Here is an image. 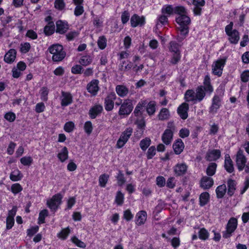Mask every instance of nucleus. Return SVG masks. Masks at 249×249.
<instances>
[{"label": "nucleus", "instance_id": "nucleus-23", "mask_svg": "<svg viewBox=\"0 0 249 249\" xmlns=\"http://www.w3.org/2000/svg\"><path fill=\"white\" fill-rule=\"evenodd\" d=\"M173 148L175 153L176 154L178 155L180 154L184 149V143L181 139H178L173 143Z\"/></svg>", "mask_w": 249, "mask_h": 249}, {"label": "nucleus", "instance_id": "nucleus-30", "mask_svg": "<svg viewBox=\"0 0 249 249\" xmlns=\"http://www.w3.org/2000/svg\"><path fill=\"white\" fill-rule=\"evenodd\" d=\"M203 84L204 85L203 87L205 92L206 91L211 94L213 92V86L211 84L210 78L208 75H206L205 76Z\"/></svg>", "mask_w": 249, "mask_h": 249}, {"label": "nucleus", "instance_id": "nucleus-42", "mask_svg": "<svg viewBox=\"0 0 249 249\" xmlns=\"http://www.w3.org/2000/svg\"><path fill=\"white\" fill-rule=\"evenodd\" d=\"M151 140L149 138H145L141 141L140 146L143 151H145L148 147L150 145Z\"/></svg>", "mask_w": 249, "mask_h": 249}, {"label": "nucleus", "instance_id": "nucleus-57", "mask_svg": "<svg viewBox=\"0 0 249 249\" xmlns=\"http://www.w3.org/2000/svg\"><path fill=\"white\" fill-rule=\"evenodd\" d=\"M21 163L25 166L30 165L33 162V159L31 157H24L20 159Z\"/></svg>", "mask_w": 249, "mask_h": 249}, {"label": "nucleus", "instance_id": "nucleus-29", "mask_svg": "<svg viewBox=\"0 0 249 249\" xmlns=\"http://www.w3.org/2000/svg\"><path fill=\"white\" fill-rule=\"evenodd\" d=\"M16 56V51L15 49H10L4 56V61L8 63H11L13 62Z\"/></svg>", "mask_w": 249, "mask_h": 249}, {"label": "nucleus", "instance_id": "nucleus-45", "mask_svg": "<svg viewBox=\"0 0 249 249\" xmlns=\"http://www.w3.org/2000/svg\"><path fill=\"white\" fill-rule=\"evenodd\" d=\"M137 117V118L135 121V124L137 125L139 129L143 130L145 126V123L143 118L142 115Z\"/></svg>", "mask_w": 249, "mask_h": 249}, {"label": "nucleus", "instance_id": "nucleus-38", "mask_svg": "<svg viewBox=\"0 0 249 249\" xmlns=\"http://www.w3.org/2000/svg\"><path fill=\"white\" fill-rule=\"evenodd\" d=\"M228 190V194L231 196L233 195L235 190L236 183L235 181L232 179H229L227 182Z\"/></svg>", "mask_w": 249, "mask_h": 249}, {"label": "nucleus", "instance_id": "nucleus-10", "mask_svg": "<svg viewBox=\"0 0 249 249\" xmlns=\"http://www.w3.org/2000/svg\"><path fill=\"white\" fill-rule=\"evenodd\" d=\"M117 98L116 94L114 92L108 93L105 98V108L107 111L112 110L114 106V101Z\"/></svg>", "mask_w": 249, "mask_h": 249}, {"label": "nucleus", "instance_id": "nucleus-8", "mask_svg": "<svg viewBox=\"0 0 249 249\" xmlns=\"http://www.w3.org/2000/svg\"><path fill=\"white\" fill-rule=\"evenodd\" d=\"M62 196L60 194H57L54 195L51 199L47 202L48 207L52 210L55 211L61 203Z\"/></svg>", "mask_w": 249, "mask_h": 249}, {"label": "nucleus", "instance_id": "nucleus-6", "mask_svg": "<svg viewBox=\"0 0 249 249\" xmlns=\"http://www.w3.org/2000/svg\"><path fill=\"white\" fill-rule=\"evenodd\" d=\"M133 108L132 100L129 99H125L121 104L119 110V114L120 115H128L131 112Z\"/></svg>", "mask_w": 249, "mask_h": 249}, {"label": "nucleus", "instance_id": "nucleus-50", "mask_svg": "<svg viewBox=\"0 0 249 249\" xmlns=\"http://www.w3.org/2000/svg\"><path fill=\"white\" fill-rule=\"evenodd\" d=\"M49 90L46 87H42L40 89L41 99L42 101H46L48 100Z\"/></svg>", "mask_w": 249, "mask_h": 249}, {"label": "nucleus", "instance_id": "nucleus-40", "mask_svg": "<svg viewBox=\"0 0 249 249\" xmlns=\"http://www.w3.org/2000/svg\"><path fill=\"white\" fill-rule=\"evenodd\" d=\"M209 199V194L207 192L202 193L199 196L200 205L201 206L205 205Z\"/></svg>", "mask_w": 249, "mask_h": 249}, {"label": "nucleus", "instance_id": "nucleus-51", "mask_svg": "<svg viewBox=\"0 0 249 249\" xmlns=\"http://www.w3.org/2000/svg\"><path fill=\"white\" fill-rule=\"evenodd\" d=\"M130 18V13L128 11H124L122 13L121 15V21L123 24L126 23Z\"/></svg>", "mask_w": 249, "mask_h": 249}, {"label": "nucleus", "instance_id": "nucleus-7", "mask_svg": "<svg viewBox=\"0 0 249 249\" xmlns=\"http://www.w3.org/2000/svg\"><path fill=\"white\" fill-rule=\"evenodd\" d=\"M237 226V219L235 218H231L227 225L226 230L223 232V238H229L236 229Z\"/></svg>", "mask_w": 249, "mask_h": 249}, {"label": "nucleus", "instance_id": "nucleus-62", "mask_svg": "<svg viewBox=\"0 0 249 249\" xmlns=\"http://www.w3.org/2000/svg\"><path fill=\"white\" fill-rule=\"evenodd\" d=\"M79 33L78 32L72 31L67 34L66 36L68 40L71 41L77 37Z\"/></svg>", "mask_w": 249, "mask_h": 249}, {"label": "nucleus", "instance_id": "nucleus-27", "mask_svg": "<svg viewBox=\"0 0 249 249\" xmlns=\"http://www.w3.org/2000/svg\"><path fill=\"white\" fill-rule=\"evenodd\" d=\"M103 110L102 106L98 105L94 106L89 111V115L91 119H94L96 116L101 113Z\"/></svg>", "mask_w": 249, "mask_h": 249}, {"label": "nucleus", "instance_id": "nucleus-34", "mask_svg": "<svg viewBox=\"0 0 249 249\" xmlns=\"http://www.w3.org/2000/svg\"><path fill=\"white\" fill-rule=\"evenodd\" d=\"M170 117V112L167 108H162L158 114V118L160 120H167Z\"/></svg>", "mask_w": 249, "mask_h": 249}, {"label": "nucleus", "instance_id": "nucleus-33", "mask_svg": "<svg viewBox=\"0 0 249 249\" xmlns=\"http://www.w3.org/2000/svg\"><path fill=\"white\" fill-rule=\"evenodd\" d=\"M55 30V26L53 22H49L44 28V33L46 36L52 35Z\"/></svg>", "mask_w": 249, "mask_h": 249}, {"label": "nucleus", "instance_id": "nucleus-22", "mask_svg": "<svg viewBox=\"0 0 249 249\" xmlns=\"http://www.w3.org/2000/svg\"><path fill=\"white\" fill-rule=\"evenodd\" d=\"M115 91L117 95L121 97H124L129 93L128 89L124 85H118L116 86Z\"/></svg>", "mask_w": 249, "mask_h": 249}, {"label": "nucleus", "instance_id": "nucleus-49", "mask_svg": "<svg viewBox=\"0 0 249 249\" xmlns=\"http://www.w3.org/2000/svg\"><path fill=\"white\" fill-rule=\"evenodd\" d=\"M198 236L200 239L205 240L208 238L209 233L206 229L202 228L198 232Z\"/></svg>", "mask_w": 249, "mask_h": 249}, {"label": "nucleus", "instance_id": "nucleus-46", "mask_svg": "<svg viewBox=\"0 0 249 249\" xmlns=\"http://www.w3.org/2000/svg\"><path fill=\"white\" fill-rule=\"evenodd\" d=\"M97 44L100 49H104L107 46L106 38L104 36H100L97 40Z\"/></svg>", "mask_w": 249, "mask_h": 249}, {"label": "nucleus", "instance_id": "nucleus-17", "mask_svg": "<svg viewBox=\"0 0 249 249\" xmlns=\"http://www.w3.org/2000/svg\"><path fill=\"white\" fill-rule=\"evenodd\" d=\"M56 32L60 34H64L69 29V26L67 22L58 20L56 22Z\"/></svg>", "mask_w": 249, "mask_h": 249}, {"label": "nucleus", "instance_id": "nucleus-44", "mask_svg": "<svg viewBox=\"0 0 249 249\" xmlns=\"http://www.w3.org/2000/svg\"><path fill=\"white\" fill-rule=\"evenodd\" d=\"M109 176L107 174H104L99 177V185L102 187H105L108 181Z\"/></svg>", "mask_w": 249, "mask_h": 249}, {"label": "nucleus", "instance_id": "nucleus-48", "mask_svg": "<svg viewBox=\"0 0 249 249\" xmlns=\"http://www.w3.org/2000/svg\"><path fill=\"white\" fill-rule=\"evenodd\" d=\"M70 229L69 228L63 229L59 233H58V237L63 240L66 239L70 233Z\"/></svg>", "mask_w": 249, "mask_h": 249}, {"label": "nucleus", "instance_id": "nucleus-63", "mask_svg": "<svg viewBox=\"0 0 249 249\" xmlns=\"http://www.w3.org/2000/svg\"><path fill=\"white\" fill-rule=\"evenodd\" d=\"M72 242L74 243L77 247L85 248L86 247V244L83 242L79 240L77 237H73L71 238Z\"/></svg>", "mask_w": 249, "mask_h": 249}, {"label": "nucleus", "instance_id": "nucleus-35", "mask_svg": "<svg viewBox=\"0 0 249 249\" xmlns=\"http://www.w3.org/2000/svg\"><path fill=\"white\" fill-rule=\"evenodd\" d=\"M132 67L131 62L127 63L125 61H122L118 66L119 70L121 71H126L130 70Z\"/></svg>", "mask_w": 249, "mask_h": 249}, {"label": "nucleus", "instance_id": "nucleus-58", "mask_svg": "<svg viewBox=\"0 0 249 249\" xmlns=\"http://www.w3.org/2000/svg\"><path fill=\"white\" fill-rule=\"evenodd\" d=\"M156 150L154 146L149 148L147 152V158L148 159H151L156 154Z\"/></svg>", "mask_w": 249, "mask_h": 249}, {"label": "nucleus", "instance_id": "nucleus-64", "mask_svg": "<svg viewBox=\"0 0 249 249\" xmlns=\"http://www.w3.org/2000/svg\"><path fill=\"white\" fill-rule=\"evenodd\" d=\"M116 178L118 180V183L120 186H122L125 182L124 174L121 171H119V173L118 174Z\"/></svg>", "mask_w": 249, "mask_h": 249}, {"label": "nucleus", "instance_id": "nucleus-3", "mask_svg": "<svg viewBox=\"0 0 249 249\" xmlns=\"http://www.w3.org/2000/svg\"><path fill=\"white\" fill-rule=\"evenodd\" d=\"M217 94H215L212 99V103L209 108V112L215 114L221 106V101L224 91L220 89L216 90Z\"/></svg>", "mask_w": 249, "mask_h": 249}, {"label": "nucleus", "instance_id": "nucleus-14", "mask_svg": "<svg viewBox=\"0 0 249 249\" xmlns=\"http://www.w3.org/2000/svg\"><path fill=\"white\" fill-rule=\"evenodd\" d=\"M205 1L204 0H193V12L196 16H200L201 14L202 7L204 6Z\"/></svg>", "mask_w": 249, "mask_h": 249}, {"label": "nucleus", "instance_id": "nucleus-37", "mask_svg": "<svg viewBox=\"0 0 249 249\" xmlns=\"http://www.w3.org/2000/svg\"><path fill=\"white\" fill-rule=\"evenodd\" d=\"M226 186L223 184L218 186L216 189V193L217 197L219 198H222L226 192Z\"/></svg>", "mask_w": 249, "mask_h": 249}, {"label": "nucleus", "instance_id": "nucleus-59", "mask_svg": "<svg viewBox=\"0 0 249 249\" xmlns=\"http://www.w3.org/2000/svg\"><path fill=\"white\" fill-rule=\"evenodd\" d=\"M16 114L12 112H8L4 115V118L10 122H14L16 119Z\"/></svg>", "mask_w": 249, "mask_h": 249}, {"label": "nucleus", "instance_id": "nucleus-52", "mask_svg": "<svg viewBox=\"0 0 249 249\" xmlns=\"http://www.w3.org/2000/svg\"><path fill=\"white\" fill-rule=\"evenodd\" d=\"M179 47L178 44L175 41H171L170 43V50L174 53H180Z\"/></svg>", "mask_w": 249, "mask_h": 249}, {"label": "nucleus", "instance_id": "nucleus-11", "mask_svg": "<svg viewBox=\"0 0 249 249\" xmlns=\"http://www.w3.org/2000/svg\"><path fill=\"white\" fill-rule=\"evenodd\" d=\"M247 162V159L244 155L243 151L239 150L236 154V163L239 171H242Z\"/></svg>", "mask_w": 249, "mask_h": 249}, {"label": "nucleus", "instance_id": "nucleus-25", "mask_svg": "<svg viewBox=\"0 0 249 249\" xmlns=\"http://www.w3.org/2000/svg\"><path fill=\"white\" fill-rule=\"evenodd\" d=\"M136 224L141 225L143 224L146 220L147 213L144 211H141L137 213L136 216Z\"/></svg>", "mask_w": 249, "mask_h": 249}, {"label": "nucleus", "instance_id": "nucleus-21", "mask_svg": "<svg viewBox=\"0 0 249 249\" xmlns=\"http://www.w3.org/2000/svg\"><path fill=\"white\" fill-rule=\"evenodd\" d=\"M147 104V102L146 100H141L137 105L133 114L136 117H139L142 115V110L144 107L146 106Z\"/></svg>", "mask_w": 249, "mask_h": 249}, {"label": "nucleus", "instance_id": "nucleus-36", "mask_svg": "<svg viewBox=\"0 0 249 249\" xmlns=\"http://www.w3.org/2000/svg\"><path fill=\"white\" fill-rule=\"evenodd\" d=\"M146 112L150 116L153 115L156 112V103L154 101L149 102L146 105Z\"/></svg>", "mask_w": 249, "mask_h": 249}, {"label": "nucleus", "instance_id": "nucleus-19", "mask_svg": "<svg viewBox=\"0 0 249 249\" xmlns=\"http://www.w3.org/2000/svg\"><path fill=\"white\" fill-rule=\"evenodd\" d=\"M213 183V180L211 177L204 176L200 180V185L201 188L206 190L212 187Z\"/></svg>", "mask_w": 249, "mask_h": 249}, {"label": "nucleus", "instance_id": "nucleus-31", "mask_svg": "<svg viewBox=\"0 0 249 249\" xmlns=\"http://www.w3.org/2000/svg\"><path fill=\"white\" fill-rule=\"evenodd\" d=\"M195 94L197 102L201 101L206 95L203 86H198L196 89Z\"/></svg>", "mask_w": 249, "mask_h": 249}, {"label": "nucleus", "instance_id": "nucleus-1", "mask_svg": "<svg viewBox=\"0 0 249 249\" xmlns=\"http://www.w3.org/2000/svg\"><path fill=\"white\" fill-rule=\"evenodd\" d=\"M162 15L160 16L157 19V26L160 24L164 25L168 22V17L174 14L178 15L176 21L179 25L178 30L180 35L184 38L189 33V25L191 23L190 18L186 15V10L182 6H174L172 5H165L161 8Z\"/></svg>", "mask_w": 249, "mask_h": 249}, {"label": "nucleus", "instance_id": "nucleus-2", "mask_svg": "<svg viewBox=\"0 0 249 249\" xmlns=\"http://www.w3.org/2000/svg\"><path fill=\"white\" fill-rule=\"evenodd\" d=\"M48 51L52 54V60L54 62L61 61L66 56V53L62 45L56 44L50 46Z\"/></svg>", "mask_w": 249, "mask_h": 249}, {"label": "nucleus", "instance_id": "nucleus-39", "mask_svg": "<svg viewBox=\"0 0 249 249\" xmlns=\"http://www.w3.org/2000/svg\"><path fill=\"white\" fill-rule=\"evenodd\" d=\"M21 177L20 172L18 169H16L12 171L10 175V179L14 181L20 180Z\"/></svg>", "mask_w": 249, "mask_h": 249}, {"label": "nucleus", "instance_id": "nucleus-18", "mask_svg": "<svg viewBox=\"0 0 249 249\" xmlns=\"http://www.w3.org/2000/svg\"><path fill=\"white\" fill-rule=\"evenodd\" d=\"M187 169L188 166L185 163H178L174 167V171L176 176H180L186 174Z\"/></svg>", "mask_w": 249, "mask_h": 249}, {"label": "nucleus", "instance_id": "nucleus-28", "mask_svg": "<svg viewBox=\"0 0 249 249\" xmlns=\"http://www.w3.org/2000/svg\"><path fill=\"white\" fill-rule=\"evenodd\" d=\"M173 133L170 130H165L162 135V141L166 145L169 144L173 139Z\"/></svg>", "mask_w": 249, "mask_h": 249}, {"label": "nucleus", "instance_id": "nucleus-32", "mask_svg": "<svg viewBox=\"0 0 249 249\" xmlns=\"http://www.w3.org/2000/svg\"><path fill=\"white\" fill-rule=\"evenodd\" d=\"M69 152L66 147H64L57 154V158L62 162H64L68 159Z\"/></svg>", "mask_w": 249, "mask_h": 249}, {"label": "nucleus", "instance_id": "nucleus-20", "mask_svg": "<svg viewBox=\"0 0 249 249\" xmlns=\"http://www.w3.org/2000/svg\"><path fill=\"white\" fill-rule=\"evenodd\" d=\"M221 156V152L218 149L209 151L206 155V159L209 161H214L218 159Z\"/></svg>", "mask_w": 249, "mask_h": 249}, {"label": "nucleus", "instance_id": "nucleus-9", "mask_svg": "<svg viewBox=\"0 0 249 249\" xmlns=\"http://www.w3.org/2000/svg\"><path fill=\"white\" fill-rule=\"evenodd\" d=\"M226 59H220L215 61L212 65L213 73L214 75L220 76L222 73L223 68L226 64Z\"/></svg>", "mask_w": 249, "mask_h": 249}, {"label": "nucleus", "instance_id": "nucleus-26", "mask_svg": "<svg viewBox=\"0 0 249 249\" xmlns=\"http://www.w3.org/2000/svg\"><path fill=\"white\" fill-rule=\"evenodd\" d=\"M184 99L186 102H193L194 103L197 102L195 92L192 89H188L186 91Z\"/></svg>", "mask_w": 249, "mask_h": 249}, {"label": "nucleus", "instance_id": "nucleus-12", "mask_svg": "<svg viewBox=\"0 0 249 249\" xmlns=\"http://www.w3.org/2000/svg\"><path fill=\"white\" fill-rule=\"evenodd\" d=\"M99 83L98 80L93 79L87 85V89L88 91L93 96L96 95L99 90Z\"/></svg>", "mask_w": 249, "mask_h": 249}, {"label": "nucleus", "instance_id": "nucleus-43", "mask_svg": "<svg viewBox=\"0 0 249 249\" xmlns=\"http://www.w3.org/2000/svg\"><path fill=\"white\" fill-rule=\"evenodd\" d=\"M92 62V59L89 55L82 56L79 60V63L83 66H87Z\"/></svg>", "mask_w": 249, "mask_h": 249}, {"label": "nucleus", "instance_id": "nucleus-13", "mask_svg": "<svg viewBox=\"0 0 249 249\" xmlns=\"http://www.w3.org/2000/svg\"><path fill=\"white\" fill-rule=\"evenodd\" d=\"M72 96L70 92L61 91V95L60 97L61 106L66 107L71 104L72 103Z\"/></svg>", "mask_w": 249, "mask_h": 249}, {"label": "nucleus", "instance_id": "nucleus-5", "mask_svg": "<svg viewBox=\"0 0 249 249\" xmlns=\"http://www.w3.org/2000/svg\"><path fill=\"white\" fill-rule=\"evenodd\" d=\"M133 132V129L131 127H127L123 131L117 141L116 147L121 148L127 142Z\"/></svg>", "mask_w": 249, "mask_h": 249}, {"label": "nucleus", "instance_id": "nucleus-60", "mask_svg": "<svg viewBox=\"0 0 249 249\" xmlns=\"http://www.w3.org/2000/svg\"><path fill=\"white\" fill-rule=\"evenodd\" d=\"M166 184L165 179L162 176H158L156 178V184L159 187H163Z\"/></svg>", "mask_w": 249, "mask_h": 249}, {"label": "nucleus", "instance_id": "nucleus-24", "mask_svg": "<svg viewBox=\"0 0 249 249\" xmlns=\"http://www.w3.org/2000/svg\"><path fill=\"white\" fill-rule=\"evenodd\" d=\"M224 167L228 173H231L234 171L233 162L229 155L225 156Z\"/></svg>", "mask_w": 249, "mask_h": 249}, {"label": "nucleus", "instance_id": "nucleus-4", "mask_svg": "<svg viewBox=\"0 0 249 249\" xmlns=\"http://www.w3.org/2000/svg\"><path fill=\"white\" fill-rule=\"evenodd\" d=\"M233 23L231 22L229 24L227 25L225 27V32L229 36V40L232 44H236L238 42L240 39L239 32L237 30L234 29L232 30Z\"/></svg>", "mask_w": 249, "mask_h": 249}, {"label": "nucleus", "instance_id": "nucleus-47", "mask_svg": "<svg viewBox=\"0 0 249 249\" xmlns=\"http://www.w3.org/2000/svg\"><path fill=\"white\" fill-rule=\"evenodd\" d=\"M48 215V211L46 209H44L40 211L38 217V224H42L45 222V219Z\"/></svg>", "mask_w": 249, "mask_h": 249}, {"label": "nucleus", "instance_id": "nucleus-16", "mask_svg": "<svg viewBox=\"0 0 249 249\" xmlns=\"http://www.w3.org/2000/svg\"><path fill=\"white\" fill-rule=\"evenodd\" d=\"M189 110V105L186 103H183L181 104L178 108L177 112L180 117L185 120L188 117V111Z\"/></svg>", "mask_w": 249, "mask_h": 249}, {"label": "nucleus", "instance_id": "nucleus-56", "mask_svg": "<svg viewBox=\"0 0 249 249\" xmlns=\"http://www.w3.org/2000/svg\"><path fill=\"white\" fill-rule=\"evenodd\" d=\"M74 127V123L72 122H68L65 124L64 129L67 132H71L73 131Z\"/></svg>", "mask_w": 249, "mask_h": 249}, {"label": "nucleus", "instance_id": "nucleus-61", "mask_svg": "<svg viewBox=\"0 0 249 249\" xmlns=\"http://www.w3.org/2000/svg\"><path fill=\"white\" fill-rule=\"evenodd\" d=\"M84 129L86 133L90 134L93 129L92 124L91 122L87 121L84 125Z\"/></svg>", "mask_w": 249, "mask_h": 249}, {"label": "nucleus", "instance_id": "nucleus-54", "mask_svg": "<svg viewBox=\"0 0 249 249\" xmlns=\"http://www.w3.org/2000/svg\"><path fill=\"white\" fill-rule=\"evenodd\" d=\"M54 7L59 10H62L65 7V4L64 0H55L54 2Z\"/></svg>", "mask_w": 249, "mask_h": 249}, {"label": "nucleus", "instance_id": "nucleus-55", "mask_svg": "<svg viewBox=\"0 0 249 249\" xmlns=\"http://www.w3.org/2000/svg\"><path fill=\"white\" fill-rule=\"evenodd\" d=\"M124 195L121 193V191L117 192L116 197L115 201L118 205H122L124 202Z\"/></svg>", "mask_w": 249, "mask_h": 249}, {"label": "nucleus", "instance_id": "nucleus-53", "mask_svg": "<svg viewBox=\"0 0 249 249\" xmlns=\"http://www.w3.org/2000/svg\"><path fill=\"white\" fill-rule=\"evenodd\" d=\"M11 190L13 193L17 194L22 191V188L19 183H15L12 185Z\"/></svg>", "mask_w": 249, "mask_h": 249}, {"label": "nucleus", "instance_id": "nucleus-15", "mask_svg": "<svg viewBox=\"0 0 249 249\" xmlns=\"http://www.w3.org/2000/svg\"><path fill=\"white\" fill-rule=\"evenodd\" d=\"M130 22L132 27L141 26L145 24V18L143 16L140 17L137 14H134L130 18Z\"/></svg>", "mask_w": 249, "mask_h": 249}, {"label": "nucleus", "instance_id": "nucleus-41", "mask_svg": "<svg viewBox=\"0 0 249 249\" xmlns=\"http://www.w3.org/2000/svg\"><path fill=\"white\" fill-rule=\"evenodd\" d=\"M216 167L217 164L215 163L212 162L210 163L206 170L207 175L209 176H213L215 173Z\"/></svg>", "mask_w": 249, "mask_h": 249}]
</instances>
